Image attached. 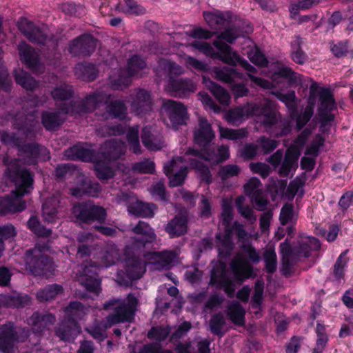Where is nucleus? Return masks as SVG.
Returning a JSON list of instances; mask_svg holds the SVG:
<instances>
[{"instance_id": "obj_1", "label": "nucleus", "mask_w": 353, "mask_h": 353, "mask_svg": "<svg viewBox=\"0 0 353 353\" xmlns=\"http://www.w3.org/2000/svg\"><path fill=\"white\" fill-rule=\"evenodd\" d=\"M214 138V133L211 125L203 117L199 118L198 128L194 132L195 143L204 147L201 150L189 148L183 157H173L172 161L164 165V172L166 175L171 172L174 174L170 176V185L176 187L181 185L187 176L188 169L183 163H188L190 168L200 174L201 181L210 183L212 181L211 174L203 161L212 164H218L230 157L229 148L226 145H221L217 148H205Z\"/></svg>"}, {"instance_id": "obj_2", "label": "nucleus", "mask_w": 353, "mask_h": 353, "mask_svg": "<svg viewBox=\"0 0 353 353\" xmlns=\"http://www.w3.org/2000/svg\"><path fill=\"white\" fill-rule=\"evenodd\" d=\"M254 115L260 117L262 125L271 136L283 137L291 131L288 121L282 119L277 111L276 102L268 99L259 103H247L233 108L227 114V119L233 125H237L242 120Z\"/></svg>"}, {"instance_id": "obj_3", "label": "nucleus", "mask_w": 353, "mask_h": 353, "mask_svg": "<svg viewBox=\"0 0 353 353\" xmlns=\"http://www.w3.org/2000/svg\"><path fill=\"white\" fill-rule=\"evenodd\" d=\"M132 231L141 236L133 239L131 244L126 246L125 272L121 270L117 274V281L120 285H128L132 280L143 276L148 264L143 257V250L156 240L153 229L144 221H139Z\"/></svg>"}, {"instance_id": "obj_4", "label": "nucleus", "mask_w": 353, "mask_h": 353, "mask_svg": "<svg viewBox=\"0 0 353 353\" xmlns=\"http://www.w3.org/2000/svg\"><path fill=\"white\" fill-rule=\"evenodd\" d=\"M3 162L8 166L6 174L15 183L16 189L10 195L0 197V215L14 214L26 209V201L21 197L30 192L34 181L32 174L27 169L21 168L17 159L10 161L6 157Z\"/></svg>"}, {"instance_id": "obj_5", "label": "nucleus", "mask_w": 353, "mask_h": 353, "mask_svg": "<svg viewBox=\"0 0 353 353\" xmlns=\"http://www.w3.org/2000/svg\"><path fill=\"white\" fill-rule=\"evenodd\" d=\"M138 304V299L132 294H129L125 299H112L105 302L104 309L112 310L114 313L108 315L105 321H95L92 326L85 328V331L97 341H103L107 337L108 328L134 319Z\"/></svg>"}, {"instance_id": "obj_6", "label": "nucleus", "mask_w": 353, "mask_h": 353, "mask_svg": "<svg viewBox=\"0 0 353 353\" xmlns=\"http://www.w3.org/2000/svg\"><path fill=\"white\" fill-rule=\"evenodd\" d=\"M230 270L234 275L232 279L228 274L225 265L220 264L213 268L210 273L209 285L218 289H222L229 297H232L235 292V282L241 284L253 275V268L243 254L238 252L230 263Z\"/></svg>"}, {"instance_id": "obj_7", "label": "nucleus", "mask_w": 353, "mask_h": 353, "mask_svg": "<svg viewBox=\"0 0 353 353\" xmlns=\"http://www.w3.org/2000/svg\"><path fill=\"white\" fill-rule=\"evenodd\" d=\"M110 99L111 94H110L102 91L94 92L81 101L64 105L56 111L43 112L41 116L42 124L47 130H55L64 122L66 114L86 113L96 110L101 105L108 103Z\"/></svg>"}, {"instance_id": "obj_8", "label": "nucleus", "mask_w": 353, "mask_h": 353, "mask_svg": "<svg viewBox=\"0 0 353 353\" xmlns=\"http://www.w3.org/2000/svg\"><path fill=\"white\" fill-rule=\"evenodd\" d=\"M101 263L97 265L94 262L82 265L77 273L79 283L87 291L98 296L101 291V280L97 271L101 268H107L119 260L120 254L117 246L112 242L106 243L101 250L99 257Z\"/></svg>"}, {"instance_id": "obj_9", "label": "nucleus", "mask_w": 353, "mask_h": 353, "mask_svg": "<svg viewBox=\"0 0 353 353\" xmlns=\"http://www.w3.org/2000/svg\"><path fill=\"white\" fill-rule=\"evenodd\" d=\"M193 46L196 47L207 56L220 59L224 63L230 65H234L236 63H238L248 72V77L254 85L264 89H270L273 86V84L270 81L254 76L252 73H255L256 71L255 68L250 65L246 60L240 58L235 52L232 51L230 46Z\"/></svg>"}, {"instance_id": "obj_10", "label": "nucleus", "mask_w": 353, "mask_h": 353, "mask_svg": "<svg viewBox=\"0 0 353 353\" xmlns=\"http://www.w3.org/2000/svg\"><path fill=\"white\" fill-rule=\"evenodd\" d=\"M282 255L281 272L286 277L290 276L293 272V267L301 258L310 256L312 250L320 249L319 241L314 237L307 236L294 243L292 247L285 240L280 244Z\"/></svg>"}, {"instance_id": "obj_11", "label": "nucleus", "mask_w": 353, "mask_h": 353, "mask_svg": "<svg viewBox=\"0 0 353 353\" xmlns=\"http://www.w3.org/2000/svg\"><path fill=\"white\" fill-rule=\"evenodd\" d=\"M1 141L3 143L12 144L17 147L19 159H16L18 161L20 160L26 164L35 165L39 161L50 159V152L45 146L37 143L21 145L19 144V139L9 132H3L1 134ZM8 157L10 158V161L14 159H11L9 156Z\"/></svg>"}, {"instance_id": "obj_12", "label": "nucleus", "mask_w": 353, "mask_h": 353, "mask_svg": "<svg viewBox=\"0 0 353 353\" xmlns=\"http://www.w3.org/2000/svg\"><path fill=\"white\" fill-rule=\"evenodd\" d=\"M147 70L145 61L139 55H133L128 59L125 70L119 69L117 76H110V85L114 90H123L130 84L132 77H142Z\"/></svg>"}, {"instance_id": "obj_13", "label": "nucleus", "mask_w": 353, "mask_h": 353, "mask_svg": "<svg viewBox=\"0 0 353 353\" xmlns=\"http://www.w3.org/2000/svg\"><path fill=\"white\" fill-rule=\"evenodd\" d=\"M88 308L79 301L71 302L64 310V319L56 328V335L66 341L78 329L77 321L87 314Z\"/></svg>"}, {"instance_id": "obj_14", "label": "nucleus", "mask_w": 353, "mask_h": 353, "mask_svg": "<svg viewBox=\"0 0 353 353\" xmlns=\"http://www.w3.org/2000/svg\"><path fill=\"white\" fill-rule=\"evenodd\" d=\"M210 73L214 79L230 84L236 97H242L248 94L249 90L243 83L246 81L245 76L234 66L214 67Z\"/></svg>"}, {"instance_id": "obj_15", "label": "nucleus", "mask_w": 353, "mask_h": 353, "mask_svg": "<svg viewBox=\"0 0 353 353\" xmlns=\"http://www.w3.org/2000/svg\"><path fill=\"white\" fill-rule=\"evenodd\" d=\"M17 24L20 32L30 42L45 44L48 42L61 41V37L52 33L46 25L42 24L41 26H37L25 17L20 18Z\"/></svg>"}, {"instance_id": "obj_16", "label": "nucleus", "mask_w": 353, "mask_h": 353, "mask_svg": "<svg viewBox=\"0 0 353 353\" xmlns=\"http://www.w3.org/2000/svg\"><path fill=\"white\" fill-rule=\"evenodd\" d=\"M319 106L318 115L321 123V130L325 132L330 130L335 115L332 111L336 109V104L334 97L328 89H322L319 92Z\"/></svg>"}, {"instance_id": "obj_17", "label": "nucleus", "mask_w": 353, "mask_h": 353, "mask_svg": "<svg viewBox=\"0 0 353 353\" xmlns=\"http://www.w3.org/2000/svg\"><path fill=\"white\" fill-rule=\"evenodd\" d=\"M72 213L79 221L88 223L95 221L103 223L106 218L105 210L92 201L77 203L73 207Z\"/></svg>"}, {"instance_id": "obj_18", "label": "nucleus", "mask_w": 353, "mask_h": 353, "mask_svg": "<svg viewBox=\"0 0 353 353\" xmlns=\"http://www.w3.org/2000/svg\"><path fill=\"white\" fill-rule=\"evenodd\" d=\"M46 246L36 245L32 250H27L25 256L26 268L35 276L44 274L50 267V259L43 253Z\"/></svg>"}, {"instance_id": "obj_19", "label": "nucleus", "mask_w": 353, "mask_h": 353, "mask_svg": "<svg viewBox=\"0 0 353 353\" xmlns=\"http://www.w3.org/2000/svg\"><path fill=\"white\" fill-rule=\"evenodd\" d=\"M29 335L26 329L21 330V335L18 334L13 323H9L0 326V351L3 353H12L16 342H23Z\"/></svg>"}, {"instance_id": "obj_20", "label": "nucleus", "mask_w": 353, "mask_h": 353, "mask_svg": "<svg viewBox=\"0 0 353 353\" xmlns=\"http://www.w3.org/2000/svg\"><path fill=\"white\" fill-rule=\"evenodd\" d=\"M161 112L168 117L172 125L176 128L178 125H183L188 118L187 109L181 102L168 99L163 100Z\"/></svg>"}, {"instance_id": "obj_21", "label": "nucleus", "mask_w": 353, "mask_h": 353, "mask_svg": "<svg viewBox=\"0 0 353 353\" xmlns=\"http://www.w3.org/2000/svg\"><path fill=\"white\" fill-rule=\"evenodd\" d=\"M128 102L132 112L136 115L143 116L152 110V97L146 90L139 89L130 94Z\"/></svg>"}, {"instance_id": "obj_22", "label": "nucleus", "mask_w": 353, "mask_h": 353, "mask_svg": "<svg viewBox=\"0 0 353 353\" xmlns=\"http://www.w3.org/2000/svg\"><path fill=\"white\" fill-rule=\"evenodd\" d=\"M150 245L143 250V257L145 261L148 264L152 265L154 269L159 270L169 269L176 258V253L170 250L148 252L147 249L150 248Z\"/></svg>"}, {"instance_id": "obj_23", "label": "nucleus", "mask_w": 353, "mask_h": 353, "mask_svg": "<svg viewBox=\"0 0 353 353\" xmlns=\"http://www.w3.org/2000/svg\"><path fill=\"white\" fill-rule=\"evenodd\" d=\"M21 61L35 74L44 72L45 65L41 54L32 46H18Z\"/></svg>"}, {"instance_id": "obj_24", "label": "nucleus", "mask_w": 353, "mask_h": 353, "mask_svg": "<svg viewBox=\"0 0 353 353\" xmlns=\"http://www.w3.org/2000/svg\"><path fill=\"white\" fill-rule=\"evenodd\" d=\"M261 187L260 180L256 177L251 178L244 185L245 192L251 198L252 202L259 211L265 210L269 203Z\"/></svg>"}, {"instance_id": "obj_25", "label": "nucleus", "mask_w": 353, "mask_h": 353, "mask_svg": "<svg viewBox=\"0 0 353 353\" xmlns=\"http://www.w3.org/2000/svg\"><path fill=\"white\" fill-rule=\"evenodd\" d=\"M129 197L130 196L128 194L121 193V194L119 196L118 199L119 203H126L125 204L127 205L129 213L136 216L145 218L153 217L156 210V205L154 204L144 203L139 201H136L134 203L128 204L127 202Z\"/></svg>"}, {"instance_id": "obj_26", "label": "nucleus", "mask_w": 353, "mask_h": 353, "mask_svg": "<svg viewBox=\"0 0 353 353\" xmlns=\"http://www.w3.org/2000/svg\"><path fill=\"white\" fill-rule=\"evenodd\" d=\"M167 89L172 95L182 98L194 92L196 90V85L191 79H173L170 77Z\"/></svg>"}, {"instance_id": "obj_27", "label": "nucleus", "mask_w": 353, "mask_h": 353, "mask_svg": "<svg viewBox=\"0 0 353 353\" xmlns=\"http://www.w3.org/2000/svg\"><path fill=\"white\" fill-rule=\"evenodd\" d=\"M141 140L144 146L149 150L157 151L164 147L161 133L152 126H145L143 128Z\"/></svg>"}, {"instance_id": "obj_28", "label": "nucleus", "mask_w": 353, "mask_h": 353, "mask_svg": "<svg viewBox=\"0 0 353 353\" xmlns=\"http://www.w3.org/2000/svg\"><path fill=\"white\" fill-rule=\"evenodd\" d=\"M56 321L53 314L34 312L27 319V323L31 326L34 333L41 334L46 330H48Z\"/></svg>"}, {"instance_id": "obj_29", "label": "nucleus", "mask_w": 353, "mask_h": 353, "mask_svg": "<svg viewBox=\"0 0 353 353\" xmlns=\"http://www.w3.org/2000/svg\"><path fill=\"white\" fill-rule=\"evenodd\" d=\"M125 151V143L117 139L106 141L102 148L103 156L108 161H114L121 158Z\"/></svg>"}, {"instance_id": "obj_30", "label": "nucleus", "mask_w": 353, "mask_h": 353, "mask_svg": "<svg viewBox=\"0 0 353 353\" xmlns=\"http://www.w3.org/2000/svg\"><path fill=\"white\" fill-rule=\"evenodd\" d=\"M203 17L210 28L216 29L232 21V13L229 11L223 12L219 10L204 11Z\"/></svg>"}, {"instance_id": "obj_31", "label": "nucleus", "mask_w": 353, "mask_h": 353, "mask_svg": "<svg viewBox=\"0 0 353 353\" xmlns=\"http://www.w3.org/2000/svg\"><path fill=\"white\" fill-rule=\"evenodd\" d=\"M80 184L77 187L70 188V193L75 197H81L83 195L90 196H97L101 191V187L99 183L92 182L90 180H85L83 176L79 179Z\"/></svg>"}, {"instance_id": "obj_32", "label": "nucleus", "mask_w": 353, "mask_h": 353, "mask_svg": "<svg viewBox=\"0 0 353 353\" xmlns=\"http://www.w3.org/2000/svg\"><path fill=\"white\" fill-rule=\"evenodd\" d=\"M61 202L59 194L48 198L42 205V216L46 221L53 223L57 218L58 208Z\"/></svg>"}, {"instance_id": "obj_33", "label": "nucleus", "mask_w": 353, "mask_h": 353, "mask_svg": "<svg viewBox=\"0 0 353 353\" xmlns=\"http://www.w3.org/2000/svg\"><path fill=\"white\" fill-rule=\"evenodd\" d=\"M106 111L101 114L103 119L110 117L123 120L127 115V107L125 102L121 100H115L105 105Z\"/></svg>"}, {"instance_id": "obj_34", "label": "nucleus", "mask_w": 353, "mask_h": 353, "mask_svg": "<svg viewBox=\"0 0 353 353\" xmlns=\"http://www.w3.org/2000/svg\"><path fill=\"white\" fill-rule=\"evenodd\" d=\"M203 83L219 103L225 105H229L230 97L226 90L205 75L203 76Z\"/></svg>"}, {"instance_id": "obj_35", "label": "nucleus", "mask_w": 353, "mask_h": 353, "mask_svg": "<svg viewBox=\"0 0 353 353\" xmlns=\"http://www.w3.org/2000/svg\"><path fill=\"white\" fill-rule=\"evenodd\" d=\"M1 302L6 307H23L31 303V299L28 295L21 294L16 292L8 294L1 295Z\"/></svg>"}, {"instance_id": "obj_36", "label": "nucleus", "mask_w": 353, "mask_h": 353, "mask_svg": "<svg viewBox=\"0 0 353 353\" xmlns=\"http://www.w3.org/2000/svg\"><path fill=\"white\" fill-rule=\"evenodd\" d=\"M187 221L185 216L178 214L174 216L166 225L165 231L171 237L179 236L187 232Z\"/></svg>"}, {"instance_id": "obj_37", "label": "nucleus", "mask_w": 353, "mask_h": 353, "mask_svg": "<svg viewBox=\"0 0 353 353\" xmlns=\"http://www.w3.org/2000/svg\"><path fill=\"white\" fill-rule=\"evenodd\" d=\"M219 254L223 259H227L234 248L232 240L231 230L225 231V234H217L216 236Z\"/></svg>"}, {"instance_id": "obj_38", "label": "nucleus", "mask_w": 353, "mask_h": 353, "mask_svg": "<svg viewBox=\"0 0 353 353\" xmlns=\"http://www.w3.org/2000/svg\"><path fill=\"white\" fill-rule=\"evenodd\" d=\"M64 157L68 159L92 161L94 157V152L81 145H74L64 152Z\"/></svg>"}, {"instance_id": "obj_39", "label": "nucleus", "mask_w": 353, "mask_h": 353, "mask_svg": "<svg viewBox=\"0 0 353 353\" xmlns=\"http://www.w3.org/2000/svg\"><path fill=\"white\" fill-rule=\"evenodd\" d=\"M299 154L291 149H288L285 153L284 159L278 170V174L281 176H288L292 170L297 167V160Z\"/></svg>"}, {"instance_id": "obj_40", "label": "nucleus", "mask_w": 353, "mask_h": 353, "mask_svg": "<svg viewBox=\"0 0 353 353\" xmlns=\"http://www.w3.org/2000/svg\"><path fill=\"white\" fill-rule=\"evenodd\" d=\"M14 77L17 83L28 91H33L39 86V81L22 69L14 70Z\"/></svg>"}, {"instance_id": "obj_41", "label": "nucleus", "mask_w": 353, "mask_h": 353, "mask_svg": "<svg viewBox=\"0 0 353 353\" xmlns=\"http://www.w3.org/2000/svg\"><path fill=\"white\" fill-rule=\"evenodd\" d=\"M75 75L83 81H92L97 77L98 70L92 63H81L74 68Z\"/></svg>"}, {"instance_id": "obj_42", "label": "nucleus", "mask_w": 353, "mask_h": 353, "mask_svg": "<svg viewBox=\"0 0 353 353\" xmlns=\"http://www.w3.org/2000/svg\"><path fill=\"white\" fill-rule=\"evenodd\" d=\"M63 291V289L61 285L56 283L48 285L37 292L36 297L40 302L48 301L54 299L58 294H61Z\"/></svg>"}, {"instance_id": "obj_43", "label": "nucleus", "mask_w": 353, "mask_h": 353, "mask_svg": "<svg viewBox=\"0 0 353 353\" xmlns=\"http://www.w3.org/2000/svg\"><path fill=\"white\" fill-rule=\"evenodd\" d=\"M227 316L233 323L242 325L245 321V310L238 302H232L227 308Z\"/></svg>"}, {"instance_id": "obj_44", "label": "nucleus", "mask_w": 353, "mask_h": 353, "mask_svg": "<svg viewBox=\"0 0 353 353\" xmlns=\"http://www.w3.org/2000/svg\"><path fill=\"white\" fill-rule=\"evenodd\" d=\"M244 200L245 199L242 196L236 199L235 205L237 211L250 224H254L256 221L257 216L250 205L243 204Z\"/></svg>"}, {"instance_id": "obj_45", "label": "nucleus", "mask_w": 353, "mask_h": 353, "mask_svg": "<svg viewBox=\"0 0 353 353\" xmlns=\"http://www.w3.org/2000/svg\"><path fill=\"white\" fill-rule=\"evenodd\" d=\"M139 133V126L134 125L129 128L126 134L128 143L129 144V149L136 154L141 153Z\"/></svg>"}, {"instance_id": "obj_46", "label": "nucleus", "mask_w": 353, "mask_h": 353, "mask_svg": "<svg viewBox=\"0 0 353 353\" xmlns=\"http://www.w3.org/2000/svg\"><path fill=\"white\" fill-rule=\"evenodd\" d=\"M73 93L74 90L72 87L65 83H61L51 92L52 98L57 102L70 99L72 98Z\"/></svg>"}, {"instance_id": "obj_47", "label": "nucleus", "mask_w": 353, "mask_h": 353, "mask_svg": "<svg viewBox=\"0 0 353 353\" xmlns=\"http://www.w3.org/2000/svg\"><path fill=\"white\" fill-rule=\"evenodd\" d=\"M316 333L317 339L316 347L313 350L312 353H322L328 341V336L325 333V326L318 323L316 327Z\"/></svg>"}, {"instance_id": "obj_48", "label": "nucleus", "mask_w": 353, "mask_h": 353, "mask_svg": "<svg viewBox=\"0 0 353 353\" xmlns=\"http://www.w3.org/2000/svg\"><path fill=\"white\" fill-rule=\"evenodd\" d=\"M225 325V318L221 313L214 314L210 321V327L211 332L214 334L219 336H222L224 334V333L222 332V329Z\"/></svg>"}, {"instance_id": "obj_49", "label": "nucleus", "mask_w": 353, "mask_h": 353, "mask_svg": "<svg viewBox=\"0 0 353 353\" xmlns=\"http://www.w3.org/2000/svg\"><path fill=\"white\" fill-rule=\"evenodd\" d=\"M159 67L170 76L179 75L183 72V69L176 63L165 59H160L158 62Z\"/></svg>"}, {"instance_id": "obj_50", "label": "nucleus", "mask_w": 353, "mask_h": 353, "mask_svg": "<svg viewBox=\"0 0 353 353\" xmlns=\"http://www.w3.org/2000/svg\"><path fill=\"white\" fill-rule=\"evenodd\" d=\"M186 34L190 37L199 40H208L214 35V32L200 26L193 27Z\"/></svg>"}, {"instance_id": "obj_51", "label": "nucleus", "mask_w": 353, "mask_h": 353, "mask_svg": "<svg viewBox=\"0 0 353 353\" xmlns=\"http://www.w3.org/2000/svg\"><path fill=\"white\" fill-rule=\"evenodd\" d=\"M2 50L0 48V88L6 92H10L12 88V82L9 78L8 70L2 64Z\"/></svg>"}, {"instance_id": "obj_52", "label": "nucleus", "mask_w": 353, "mask_h": 353, "mask_svg": "<svg viewBox=\"0 0 353 353\" xmlns=\"http://www.w3.org/2000/svg\"><path fill=\"white\" fill-rule=\"evenodd\" d=\"M243 36L242 32L236 27H228L219 35L222 41L232 43L236 38Z\"/></svg>"}, {"instance_id": "obj_53", "label": "nucleus", "mask_w": 353, "mask_h": 353, "mask_svg": "<svg viewBox=\"0 0 353 353\" xmlns=\"http://www.w3.org/2000/svg\"><path fill=\"white\" fill-rule=\"evenodd\" d=\"M170 333V329L168 327H153L148 332V337L150 339L162 341L168 337Z\"/></svg>"}, {"instance_id": "obj_54", "label": "nucleus", "mask_w": 353, "mask_h": 353, "mask_svg": "<svg viewBox=\"0 0 353 353\" xmlns=\"http://www.w3.org/2000/svg\"><path fill=\"white\" fill-rule=\"evenodd\" d=\"M325 139L321 134H316L312 143L307 147L305 154L316 157L319 153V149L324 144Z\"/></svg>"}, {"instance_id": "obj_55", "label": "nucleus", "mask_w": 353, "mask_h": 353, "mask_svg": "<svg viewBox=\"0 0 353 353\" xmlns=\"http://www.w3.org/2000/svg\"><path fill=\"white\" fill-rule=\"evenodd\" d=\"M68 52L74 57L90 56L94 50V46H69Z\"/></svg>"}, {"instance_id": "obj_56", "label": "nucleus", "mask_w": 353, "mask_h": 353, "mask_svg": "<svg viewBox=\"0 0 353 353\" xmlns=\"http://www.w3.org/2000/svg\"><path fill=\"white\" fill-rule=\"evenodd\" d=\"M132 169L137 173H153L154 172V163L148 159L134 163Z\"/></svg>"}, {"instance_id": "obj_57", "label": "nucleus", "mask_w": 353, "mask_h": 353, "mask_svg": "<svg viewBox=\"0 0 353 353\" xmlns=\"http://www.w3.org/2000/svg\"><path fill=\"white\" fill-rule=\"evenodd\" d=\"M254 48L252 49L248 52V56L250 60L254 64L258 65H265L268 64V60L263 52H261L257 48V46H254Z\"/></svg>"}, {"instance_id": "obj_58", "label": "nucleus", "mask_w": 353, "mask_h": 353, "mask_svg": "<svg viewBox=\"0 0 353 353\" xmlns=\"http://www.w3.org/2000/svg\"><path fill=\"white\" fill-rule=\"evenodd\" d=\"M314 114V109L312 105H307L303 112L301 113L296 119V128L299 130L302 129L307 122L311 119Z\"/></svg>"}, {"instance_id": "obj_59", "label": "nucleus", "mask_w": 353, "mask_h": 353, "mask_svg": "<svg viewBox=\"0 0 353 353\" xmlns=\"http://www.w3.org/2000/svg\"><path fill=\"white\" fill-rule=\"evenodd\" d=\"M278 99L283 102L287 107L294 108L295 106L294 100L296 98L295 92L290 90L286 94H283L281 92H272Z\"/></svg>"}, {"instance_id": "obj_60", "label": "nucleus", "mask_w": 353, "mask_h": 353, "mask_svg": "<svg viewBox=\"0 0 353 353\" xmlns=\"http://www.w3.org/2000/svg\"><path fill=\"white\" fill-rule=\"evenodd\" d=\"M264 261L267 272H274L276 269V254L273 250H267L264 253Z\"/></svg>"}, {"instance_id": "obj_61", "label": "nucleus", "mask_w": 353, "mask_h": 353, "mask_svg": "<svg viewBox=\"0 0 353 353\" xmlns=\"http://www.w3.org/2000/svg\"><path fill=\"white\" fill-rule=\"evenodd\" d=\"M221 137L230 140H237L245 137V132L243 130H233L228 128H220Z\"/></svg>"}, {"instance_id": "obj_62", "label": "nucleus", "mask_w": 353, "mask_h": 353, "mask_svg": "<svg viewBox=\"0 0 353 353\" xmlns=\"http://www.w3.org/2000/svg\"><path fill=\"white\" fill-rule=\"evenodd\" d=\"M240 168L236 165L228 164L221 168L219 175L223 180L235 176L239 174Z\"/></svg>"}, {"instance_id": "obj_63", "label": "nucleus", "mask_w": 353, "mask_h": 353, "mask_svg": "<svg viewBox=\"0 0 353 353\" xmlns=\"http://www.w3.org/2000/svg\"><path fill=\"white\" fill-rule=\"evenodd\" d=\"M294 210L291 203H285L282 207L279 215V220L283 225H286L293 219Z\"/></svg>"}, {"instance_id": "obj_64", "label": "nucleus", "mask_w": 353, "mask_h": 353, "mask_svg": "<svg viewBox=\"0 0 353 353\" xmlns=\"http://www.w3.org/2000/svg\"><path fill=\"white\" fill-rule=\"evenodd\" d=\"M98 133L103 137L118 135L124 132L122 125H104L97 130Z\"/></svg>"}]
</instances>
